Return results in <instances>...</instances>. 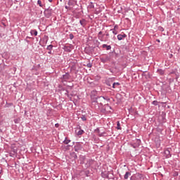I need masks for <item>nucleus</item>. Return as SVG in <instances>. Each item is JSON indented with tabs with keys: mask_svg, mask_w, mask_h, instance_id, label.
<instances>
[{
	"mask_svg": "<svg viewBox=\"0 0 180 180\" xmlns=\"http://www.w3.org/2000/svg\"><path fill=\"white\" fill-rule=\"evenodd\" d=\"M71 79V75H70V72H65V74L63 75L60 77L61 82H68Z\"/></svg>",
	"mask_w": 180,
	"mask_h": 180,
	"instance_id": "nucleus-1",
	"label": "nucleus"
},
{
	"mask_svg": "<svg viewBox=\"0 0 180 180\" xmlns=\"http://www.w3.org/2000/svg\"><path fill=\"white\" fill-rule=\"evenodd\" d=\"M91 105L93 108H102L103 106V104L98 98H96V101H93L91 102Z\"/></svg>",
	"mask_w": 180,
	"mask_h": 180,
	"instance_id": "nucleus-2",
	"label": "nucleus"
},
{
	"mask_svg": "<svg viewBox=\"0 0 180 180\" xmlns=\"http://www.w3.org/2000/svg\"><path fill=\"white\" fill-rule=\"evenodd\" d=\"M44 14L46 18H51V16L53 15V9L50 7L46 8L44 11Z\"/></svg>",
	"mask_w": 180,
	"mask_h": 180,
	"instance_id": "nucleus-3",
	"label": "nucleus"
},
{
	"mask_svg": "<svg viewBox=\"0 0 180 180\" xmlns=\"http://www.w3.org/2000/svg\"><path fill=\"white\" fill-rule=\"evenodd\" d=\"M100 60L101 63H103V64H105L106 63H109V61H110V56L105 55L103 57L100 58Z\"/></svg>",
	"mask_w": 180,
	"mask_h": 180,
	"instance_id": "nucleus-4",
	"label": "nucleus"
},
{
	"mask_svg": "<svg viewBox=\"0 0 180 180\" xmlns=\"http://www.w3.org/2000/svg\"><path fill=\"white\" fill-rule=\"evenodd\" d=\"M74 150L77 153H78V151H81V150H82V145H81V143L77 142L75 146H74Z\"/></svg>",
	"mask_w": 180,
	"mask_h": 180,
	"instance_id": "nucleus-5",
	"label": "nucleus"
},
{
	"mask_svg": "<svg viewBox=\"0 0 180 180\" xmlns=\"http://www.w3.org/2000/svg\"><path fill=\"white\" fill-rule=\"evenodd\" d=\"M171 149L167 148L165 150V157H166V158H171L172 155H171Z\"/></svg>",
	"mask_w": 180,
	"mask_h": 180,
	"instance_id": "nucleus-6",
	"label": "nucleus"
},
{
	"mask_svg": "<svg viewBox=\"0 0 180 180\" xmlns=\"http://www.w3.org/2000/svg\"><path fill=\"white\" fill-rule=\"evenodd\" d=\"M72 47H74L72 44H70V46H64L63 50L67 53H71V49H72Z\"/></svg>",
	"mask_w": 180,
	"mask_h": 180,
	"instance_id": "nucleus-7",
	"label": "nucleus"
},
{
	"mask_svg": "<svg viewBox=\"0 0 180 180\" xmlns=\"http://www.w3.org/2000/svg\"><path fill=\"white\" fill-rule=\"evenodd\" d=\"M126 37H127V35L126 34H120L117 35V40H123V39H126Z\"/></svg>",
	"mask_w": 180,
	"mask_h": 180,
	"instance_id": "nucleus-8",
	"label": "nucleus"
},
{
	"mask_svg": "<svg viewBox=\"0 0 180 180\" xmlns=\"http://www.w3.org/2000/svg\"><path fill=\"white\" fill-rule=\"evenodd\" d=\"M94 162H95V160H92V159H89L87 160V162L86 164V167H91V165H94Z\"/></svg>",
	"mask_w": 180,
	"mask_h": 180,
	"instance_id": "nucleus-9",
	"label": "nucleus"
},
{
	"mask_svg": "<svg viewBox=\"0 0 180 180\" xmlns=\"http://www.w3.org/2000/svg\"><path fill=\"white\" fill-rule=\"evenodd\" d=\"M135 141L136 143L135 146H134V148H137V147H140V144H141V140L136 139Z\"/></svg>",
	"mask_w": 180,
	"mask_h": 180,
	"instance_id": "nucleus-10",
	"label": "nucleus"
},
{
	"mask_svg": "<svg viewBox=\"0 0 180 180\" xmlns=\"http://www.w3.org/2000/svg\"><path fill=\"white\" fill-rule=\"evenodd\" d=\"M79 23L82 27H85L86 26V20L83 18L79 20Z\"/></svg>",
	"mask_w": 180,
	"mask_h": 180,
	"instance_id": "nucleus-11",
	"label": "nucleus"
},
{
	"mask_svg": "<svg viewBox=\"0 0 180 180\" xmlns=\"http://www.w3.org/2000/svg\"><path fill=\"white\" fill-rule=\"evenodd\" d=\"M68 4L70 6H74L77 4V0H69Z\"/></svg>",
	"mask_w": 180,
	"mask_h": 180,
	"instance_id": "nucleus-12",
	"label": "nucleus"
},
{
	"mask_svg": "<svg viewBox=\"0 0 180 180\" xmlns=\"http://www.w3.org/2000/svg\"><path fill=\"white\" fill-rule=\"evenodd\" d=\"M102 49H105V50L109 51L112 49V46L104 44L102 45Z\"/></svg>",
	"mask_w": 180,
	"mask_h": 180,
	"instance_id": "nucleus-13",
	"label": "nucleus"
},
{
	"mask_svg": "<svg viewBox=\"0 0 180 180\" xmlns=\"http://www.w3.org/2000/svg\"><path fill=\"white\" fill-rule=\"evenodd\" d=\"M53 47H54V46L53 45H49L46 48V50H48V54H52V51H53Z\"/></svg>",
	"mask_w": 180,
	"mask_h": 180,
	"instance_id": "nucleus-14",
	"label": "nucleus"
},
{
	"mask_svg": "<svg viewBox=\"0 0 180 180\" xmlns=\"http://www.w3.org/2000/svg\"><path fill=\"white\" fill-rule=\"evenodd\" d=\"M130 175H131V173L127 172L124 176V179H129V176H130Z\"/></svg>",
	"mask_w": 180,
	"mask_h": 180,
	"instance_id": "nucleus-15",
	"label": "nucleus"
},
{
	"mask_svg": "<svg viewBox=\"0 0 180 180\" xmlns=\"http://www.w3.org/2000/svg\"><path fill=\"white\" fill-rule=\"evenodd\" d=\"M30 33H31V35L32 36H37V30H32L31 31H30Z\"/></svg>",
	"mask_w": 180,
	"mask_h": 180,
	"instance_id": "nucleus-16",
	"label": "nucleus"
},
{
	"mask_svg": "<svg viewBox=\"0 0 180 180\" xmlns=\"http://www.w3.org/2000/svg\"><path fill=\"white\" fill-rule=\"evenodd\" d=\"M157 72L160 75H164L165 72L162 69H158Z\"/></svg>",
	"mask_w": 180,
	"mask_h": 180,
	"instance_id": "nucleus-17",
	"label": "nucleus"
},
{
	"mask_svg": "<svg viewBox=\"0 0 180 180\" xmlns=\"http://www.w3.org/2000/svg\"><path fill=\"white\" fill-rule=\"evenodd\" d=\"M85 133V131L83 129H79L77 134V136H82V134H84Z\"/></svg>",
	"mask_w": 180,
	"mask_h": 180,
	"instance_id": "nucleus-18",
	"label": "nucleus"
},
{
	"mask_svg": "<svg viewBox=\"0 0 180 180\" xmlns=\"http://www.w3.org/2000/svg\"><path fill=\"white\" fill-rule=\"evenodd\" d=\"M71 156L72 158H74V160H77V158H78V155H77V153H75V152L72 153Z\"/></svg>",
	"mask_w": 180,
	"mask_h": 180,
	"instance_id": "nucleus-19",
	"label": "nucleus"
},
{
	"mask_svg": "<svg viewBox=\"0 0 180 180\" xmlns=\"http://www.w3.org/2000/svg\"><path fill=\"white\" fill-rule=\"evenodd\" d=\"M116 129L117 130H122V127H120V122H119V121H117V127H116Z\"/></svg>",
	"mask_w": 180,
	"mask_h": 180,
	"instance_id": "nucleus-20",
	"label": "nucleus"
},
{
	"mask_svg": "<svg viewBox=\"0 0 180 180\" xmlns=\"http://www.w3.org/2000/svg\"><path fill=\"white\" fill-rule=\"evenodd\" d=\"M98 99H99L100 101H103V100L110 101L109 98H105L104 96H99L98 97Z\"/></svg>",
	"mask_w": 180,
	"mask_h": 180,
	"instance_id": "nucleus-21",
	"label": "nucleus"
},
{
	"mask_svg": "<svg viewBox=\"0 0 180 180\" xmlns=\"http://www.w3.org/2000/svg\"><path fill=\"white\" fill-rule=\"evenodd\" d=\"M69 143H71V140L67 139V138H65V140L63 141V143L68 144Z\"/></svg>",
	"mask_w": 180,
	"mask_h": 180,
	"instance_id": "nucleus-22",
	"label": "nucleus"
},
{
	"mask_svg": "<svg viewBox=\"0 0 180 180\" xmlns=\"http://www.w3.org/2000/svg\"><path fill=\"white\" fill-rule=\"evenodd\" d=\"M119 85H120V83H119V82H114L113 84H112V88H116V86H119Z\"/></svg>",
	"mask_w": 180,
	"mask_h": 180,
	"instance_id": "nucleus-23",
	"label": "nucleus"
},
{
	"mask_svg": "<svg viewBox=\"0 0 180 180\" xmlns=\"http://www.w3.org/2000/svg\"><path fill=\"white\" fill-rule=\"evenodd\" d=\"M14 123H15V124H18V123H20V118L14 119Z\"/></svg>",
	"mask_w": 180,
	"mask_h": 180,
	"instance_id": "nucleus-24",
	"label": "nucleus"
},
{
	"mask_svg": "<svg viewBox=\"0 0 180 180\" xmlns=\"http://www.w3.org/2000/svg\"><path fill=\"white\" fill-rule=\"evenodd\" d=\"M89 8H90V9H94L95 8L94 3L91 2L90 4L89 5Z\"/></svg>",
	"mask_w": 180,
	"mask_h": 180,
	"instance_id": "nucleus-25",
	"label": "nucleus"
},
{
	"mask_svg": "<svg viewBox=\"0 0 180 180\" xmlns=\"http://www.w3.org/2000/svg\"><path fill=\"white\" fill-rule=\"evenodd\" d=\"M152 105H154V106H158V102L157 101H153L152 102Z\"/></svg>",
	"mask_w": 180,
	"mask_h": 180,
	"instance_id": "nucleus-26",
	"label": "nucleus"
},
{
	"mask_svg": "<svg viewBox=\"0 0 180 180\" xmlns=\"http://www.w3.org/2000/svg\"><path fill=\"white\" fill-rule=\"evenodd\" d=\"M110 32H112L113 34H117V31L113 28L110 30Z\"/></svg>",
	"mask_w": 180,
	"mask_h": 180,
	"instance_id": "nucleus-27",
	"label": "nucleus"
},
{
	"mask_svg": "<svg viewBox=\"0 0 180 180\" xmlns=\"http://www.w3.org/2000/svg\"><path fill=\"white\" fill-rule=\"evenodd\" d=\"M37 4H38V5H39L41 8H43V4H41V1L38 0V1H37Z\"/></svg>",
	"mask_w": 180,
	"mask_h": 180,
	"instance_id": "nucleus-28",
	"label": "nucleus"
},
{
	"mask_svg": "<svg viewBox=\"0 0 180 180\" xmlns=\"http://www.w3.org/2000/svg\"><path fill=\"white\" fill-rule=\"evenodd\" d=\"M13 103H6V107L7 108H10V106H13Z\"/></svg>",
	"mask_w": 180,
	"mask_h": 180,
	"instance_id": "nucleus-29",
	"label": "nucleus"
},
{
	"mask_svg": "<svg viewBox=\"0 0 180 180\" xmlns=\"http://www.w3.org/2000/svg\"><path fill=\"white\" fill-rule=\"evenodd\" d=\"M82 120H83V122H86V117H85V115H82L81 117Z\"/></svg>",
	"mask_w": 180,
	"mask_h": 180,
	"instance_id": "nucleus-30",
	"label": "nucleus"
},
{
	"mask_svg": "<svg viewBox=\"0 0 180 180\" xmlns=\"http://www.w3.org/2000/svg\"><path fill=\"white\" fill-rule=\"evenodd\" d=\"M86 67H87L88 68H92V63H87V64H86Z\"/></svg>",
	"mask_w": 180,
	"mask_h": 180,
	"instance_id": "nucleus-31",
	"label": "nucleus"
},
{
	"mask_svg": "<svg viewBox=\"0 0 180 180\" xmlns=\"http://www.w3.org/2000/svg\"><path fill=\"white\" fill-rule=\"evenodd\" d=\"M69 37H70V40H72V39H74V34L72 33L70 34Z\"/></svg>",
	"mask_w": 180,
	"mask_h": 180,
	"instance_id": "nucleus-32",
	"label": "nucleus"
},
{
	"mask_svg": "<svg viewBox=\"0 0 180 180\" xmlns=\"http://www.w3.org/2000/svg\"><path fill=\"white\" fill-rule=\"evenodd\" d=\"M158 30H160V32H164V27L160 26L158 27Z\"/></svg>",
	"mask_w": 180,
	"mask_h": 180,
	"instance_id": "nucleus-33",
	"label": "nucleus"
},
{
	"mask_svg": "<svg viewBox=\"0 0 180 180\" xmlns=\"http://www.w3.org/2000/svg\"><path fill=\"white\" fill-rule=\"evenodd\" d=\"M102 176H103V178H109V174H105L102 173Z\"/></svg>",
	"mask_w": 180,
	"mask_h": 180,
	"instance_id": "nucleus-34",
	"label": "nucleus"
},
{
	"mask_svg": "<svg viewBox=\"0 0 180 180\" xmlns=\"http://www.w3.org/2000/svg\"><path fill=\"white\" fill-rule=\"evenodd\" d=\"M104 108H109V109H112V107H110V105H109V104L104 105Z\"/></svg>",
	"mask_w": 180,
	"mask_h": 180,
	"instance_id": "nucleus-35",
	"label": "nucleus"
},
{
	"mask_svg": "<svg viewBox=\"0 0 180 180\" xmlns=\"http://www.w3.org/2000/svg\"><path fill=\"white\" fill-rule=\"evenodd\" d=\"M113 29H115V30H117V29H119V26L117 25H115V26H114V28Z\"/></svg>",
	"mask_w": 180,
	"mask_h": 180,
	"instance_id": "nucleus-36",
	"label": "nucleus"
},
{
	"mask_svg": "<svg viewBox=\"0 0 180 180\" xmlns=\"http://www.w3.org/2000/svg\"><path fill=\"white\" fill-rule=\"evenodd\" d=\"M178 175H179V174L177 172L174 173V176H178Z\"/></svg>",
	"mask_w": 180,
	"mask_h": 180,
	"instance_id": "nucleus-37",
	"label": "nucleus"
},
{
	"mask_svg": "<svg viewBox=\"0 0 180 180\" xmlns=\"http://www.w3.org/2000/svg\"><path fill=\"white\" fill-rule=\"evenodd\" d=\"M96 133H100L101 130H99V128H97L96 129H95Z\"/></svg>",
	"mask_w": 180,
	"mask_h": 180,
	"instance_id": "nucleus-38",
	"label": "nucleus"
},
{
	"mask_svg": "<svg viewBox=\"0 0 180 180\" xmlns=\"http://www.w3.org/2000/svg\"><path fill=\"white\" fill-rule=\"evenodd\" d=\"M103 134H105V132L101 133L98 134L99 137L103 136Z\"/></svg>",
	"mask_w": 180,
	"mask_h": 180,
	"instance_id": "nucleus-39",
	"label": "nucleus"
},
{
	"mask_svg": "<svg viewBox=\"0 0 180 180\" xmlns=\"http://www.w3.org/2000/svg\"><path fill=\"white\" fill-rule=\"evenodd\" d=\"M72 146H71V145H68L67 146H66V150H70V147H72Z\"/></svg>",
	"mask_w": 180,
	"mask_h": 180,
	"instance_id": "nucleus-40",
	"label": "nucleus"
},
{
	"mask_svg": "<svg viewBox=\"0 0 180 180\" xmlns=\"http://www.w3.org/2000/svg\"><path fill=\"white\" fill-rule=\"evenodd\" d=\"M55 127H60V124L56 123V124H55Z\"/></svg>",
	"mask_w": 180,
	"mask_h": 180,
	"instance_id": "nucleus-41",
	"label": "nucleus"
},
{
	"mask_svg": "<svg viewBox=\"0 0 180 180\" xmlns=\"http://www.w3.org/2000/svg\"><path fill=\"white\" fill-rule=\"evenodd\" d=\"M103 37H98V39L101 40V41H103Z\"/></svg>",
	"mask_w": 180,
	"mask_h": 180,
	"instance_id": "nucleus-42",
	"label": "nucleus"
},
{
	"mask_svg": "<svg viewBox=\"0 0 180 180\" xmlns=\"http://www.w3.org/2000/svg\"><path fill=\"white\" fill-rule=\"evenodd\" d=\"M105 33H106V34H105V36H106L107 37H109V32H108L105 31Z\"/></svg>",
	"mask_w": 180,
	"mask_h": 180,
	"instance_id": "nucleus-43",
	"label": "nucleus"
},
{
	"mask_svg": "<svg viewBox=\"0 0 180 180\" xmlns=\"http://www.w3.org/2000/svg\"><path fill=\"white\" fill-rule=\"evenodd\" d=\"M158 131L159 133H161V131H162V129L158 128Z\"/></svg>",
	"mask_w": 180,
	"mask_h": 180,
	"instance_id": "nucleus-44",
	"label": "nucleus"
},
{
	"mask_svg": "<svg viewBox=\"0 0 180 180\" xmlns=\"http://www.w3.org/2000/svg\"><path fill=\"white\" fill-rule=\"evenodd\" d=\"M106 85H108V86H111V85H110V82H107V83H106Z\"/></svg>",
	"mask_w": 180,
	"mask_h": 180,
	"instance_id": "nucleus-45",
	"label": "nucleus"
},
{
	"mask_svg": "<svg viewBox=\"0 0 180 180\" xmlns=\"http://www.w3.org/2000/svg\"><path fill=\"white\" fill-rule=\"evenodd\" d=\"M156 41H158V43L160 42V39H156Z\"/></svg>",
	"mask_w": 180,
	"mask_h": 180,
	"instance_id": "nucleus-46",
	"label": "nucleus"
},
{
	"mask_svg": "<svg viewBox=\"0 0 180 180\" xmlns=\"http://www.w3.org/2000/svg\"><path fill=\"white\" fill-rule=\"evenodd\" d=\"M98 34H102V31H100V32H98Z\"/></svg>",
	"mask_w": 180,
	"mask_h": 180,
	"instance_id": "nucleus-47",
	"label": "nucleus"
},
{
	"mask_svg": "<svg viewBox=\"0 0 180 180\" xmlns=\"http://www.w3.org/2000/svg\"><path fill=\"white\" fill-rule=\"evenodd\" d=\"M49 2H53V0H48Z\"/></svg>",
	"mask_w": 180,
	"mask_h": 180,
	"instance_id": "nucleus-48",
	"label": "nucleus"
},
{
	"mask_svg": "<svg viewBox=\"0 0 180 180\" xmlns=\"http://www.w3.org/2000/svg\"><path fill=\"white\" fill-rule=\"evenodd\" d=\"M65 9H68V6H65Z\"/></svg>",
	"mask_w": 180,
	"mask_h": 180,
	"instance_id": "nucleus-49",
	"label": "nucleus"
},
{
	"mask_svg": "<svg viewBox=\"0 0 180 180\" xmlns=\"http://www.w3.org/2000/svg\"><path fill=\"white\" fill-rule=\"evenodd\" d=\"M26 39H30V37H27Z\"/></svg>",
	"mask_w": 180,
	"mask_h": 180,
	"instance_id": "nucleus-50",
	"label": "nucleus"
},
{
	"mask_svg": "<svg viewBox=\"0 0 180 180\" xmlns=\"http://www.w3.org/2000/svg\"><path fill=\"white\" fill-rule=\"evenodd\" d=\"M0 131H1V133H2V129H0Z\"/></svg>",
	"mask_w": 180,
	"mask_h": 180,
	"instance_id": "nucleus-51",
	"label": "nucleus"
},
{
	"mask_svg": "<svg viewBox=\"0 0 180 180\" xmlns=\"http://www.w3.org/2000/svg\"><path fill=\"white\" fill-rule=\"evenodd\" d=\"M72 144H75V142H73Z\"/></svg>",
	"mask_w": 180,
	"mask_h": 180,
	"instance_id": "nucleus-52",
	"label": "nucleus"
},
{
	"mask_svg": "<svg viewBox=\"0 0 180 180\" xmlns=\"http://www.w3.org/2000/svg\"><path fill=\"white\" fill-rule=\"evenodd\" d=\"M14 153H16V151H15V150H14Z\"/></svg>",
	"mask_w": 180,
	"mask_h": 180,
	"instance_id": "nucleus-53",
	"label": "nucleus"
}]
</instances>
